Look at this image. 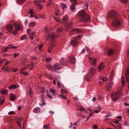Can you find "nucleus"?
<instances>
[{"label": "nucleus", "mask_w": 129, "mask_h": 129, "mask_svg": "<svg viewBox=\"0 0 129 129\" xmlns=\"http://www.w3.org/2000/svg\"><path fill=\"white\" fill-rule=\"evenodd\" d=\"M72 32H75L78 33L81 32V31L78 29H75L72 30Z\"/></svg>", "instance_id": "nucleus-26"}, {"label": "nucleus", "mask_w": 129, "mask_h": 129, "mask_svg": "<svg viewBox=\"0 0 129 129\" xmlns=\"http://www.w3.org/2000/svg\"><path fill=\"white\" fill-rule=\"evenodd\" d=\"M121 94L119 91H115L111 94V97L112 98L113 100L115 101L117 100V98L120 96Z\"/></svg>", "instance_id": "nucleus-2"}, {"label": "nucleus", "mask_w": 129, "mask_h": 129, "mask_svg": "<svg viewBox=\"0 0 129 129\" xmlns=\"http://www.w3.org/2000/svg\"><path fill=\"white\" fill-rule=\"evenodd\" d=\"M75 9V6L74 4H72L70 7V9L72 11H74Z\"/></svg>", "instance_id": "nucleus-28"}, {"label": "nucleus", "mask_w": 129, "mask_h": 129, "mask_svg": "<svg viewBox=\"0 0 129 129\" xmlns=\"http://www.w3.org/2000/svg\"><path fill=\"white\" fill-rule=\"evenodd\" d=\"M9 47H7L6 48H4L3 50L2 51V52H7L8 51V50L9 49Z\"/></svg>", "instance_id": "nucleus-35"}, {"label": "nucleus", "mask_w": 129, "mask_h": 129, "mask_svg": "<svg viewBox=\"0 0 129 129\" xmlns=\"http://www.w3.org/2000/svg\"><path fill=\"white\" fill-rule=\"evenodd\" d=\"M113 24L115 26H118L121 25L120 21L119 19H116L114 21Z\"/></svg>", "instance_id": "nucleus-5"}, {"label": "nucleus", "mask_w": 129, "mask_h": 129, "mask_svg": "<svg viewBox=\"0 0 129 129\" xmlns=\"http://www.w3.org/2000/svg\"><path fill=\"white\" fill-rule=\"evenodd\" d=\"M68 60L72 63H75V58L74 56L71 55L68 57Z\"/></svg>", "instance_id": "nucleus-9"}, {"label": "nucleus", "mask_w": 129, "mask_h": 129, "mask_svg": "<svg viewBox=\"0 0 129 129\" xmlns=\"http://www.w3.org/2000/svg\"><path fill=\"white\" fill-rule=\"evenodd\" d=\"M121 1V2L124 4L126 3L127 2V0H120Z\"/></svg>", "instance_id": "nucleus-55"}, {"label": "nucleus", "mask_w": 129, "mask_h": 129, "mask_svg": "<svg viewBox=\"0 0 129 129\" xmlns=\"http://www.w3.org/2000/svg\"><path fill=\"white\" fill-rule=\"evenodd\" d=\"M35 32L34 31H33L31 33V34L29 35V38L31 40H33V38L35 35Z\"/></svg>", "instance_id": "nucleus-18"}, {"label": "nucleus", "mask_w": 129, "mask_h": 129, "mask_svg": "<svg viewBox=\"0 0 129 129\" xmlns=\"http://www.w3.org/2000/svg\"><path fill=\"white\" fill-rule=\"evenodd\" d=\"M113 72H111L110 73V79L111 80H112L113 77Z\"/></svg>", "instance_id": "nucleus-40"}, {"label": "nucleus", "mask_w": 129, "mask_h": 129, "mask_svg": "<svg viewBox=\"0 0 129 129\" xmlns=\"http://www.w3.org/2000/svg\"><path fill=\"white\" fill-rule=\"evenodd\" d=\"M28 13L30 14H32L33 13V11L32 10H30L28 11Z\"/></svg>", "instance_id": "nucleus-59"}, {"label": "nucleus", "mask_w": 129, "mask_h": 129, "mask_svg": "<svg viewBox=\"0 0 129 129\" xmlns=\"http://www.w3.org/2000/svg\"><path fill=\"white\" fill-rule=\"evenodd\" d=\"M14 58H16L19 55L18 53H14Z\"/></svg>", "instance_id": "nucleus-56"}, {"label": "nucleus", "mask_w": 129, "mask_h": 129, "mask_svg": "<svg viewBox=\"0 0 129 129\" xmlns=\"http://www.w3.org/2000/svg\"><path fill=\"white\" fill-rule=\"evenodd\" d=\"M58 96L59 97H62V98L63 99H67V98H66V97L65 96H64V95H58Z\"/></svg>", "instance_id": "nucleus-48"}, {"label": "nucleus", "mask_w": 129, "mask_h": 129, "mask_svg": "<svg viewBox=\"0 0 129 129\" xmlns=\"http://www.w3.org/2000/svg\"><path fill=\"white\" fill-rule=\"evenodd\" d=\"M74 38L75 39L79 40L81 38V37L80 35H78L76 37H75Z\"/></svg>", "instance_id": "nucleus-50"}, {"label": "nucleus", "mask_w": 129, "mask_h": 129, "mask_svg": "<svg viewBox=\"0 0 129 129\" xmlns=\"http://www.w3.org/2000/svg\"><path fill=\"white\" fill-rule=\"evenodd\" d=\"M16 85H12L10 86L9 87V89H16L17 88Z\"/></svg>", "instance_id": "nucleus-24"}, {"label": "nucleus", "mask_w": 129, "mask_h": 129, "mask_svg": "<svg viewBox=\"0 0 129 129\" xmlns=\"http://www.w3.org/2000/svg\"><path fill=\"white\" fill-rule=\"evenodd\" d=\"M51 59L49 57L47 58L46 59L45 61L46 62H49L51 61Z\"/></svg>", "instance_id": "nucleus-43"}, {"label": "nucleus", "mask_w": 129, "mask_h": 129, "mask_svg": "<svg viewBox=\"0 0 129 129\" xmlns=\"http://www.w3.org/2000/svg\"><path fill=\"white\" fill-rule=\"evenodd\" d=\"M97 128V126L95 125H93L92 128L93 129H96Z\"/></svg>", "instance_id": "nucleus-60"}, {"label": "nucleus", "mask_w": 129, "mask_h": 129, "mask_svg": "<svg viewBox=\"0 0 129 129\" xmlns=\"http://www.w3.org/2000/svg\"><path fill=\"white\" fill-rule=\"evenodd\" d=\"M60 62L61 65L64 66L66 64L67 61L64 59L62 58L60 60Z\"/></svg>", "instance_id": "nucleus-10"}, {"label": "nucleus", "mask_w": 129, "mask_h": 129, "mask_svg": "<svg viewBox=\"0 0 129 129\" xmlns=\"http://www.w3.org/2000/svg\"><path fill=\"white\" fill-rule=\"evenodd\" d=\"M54 18L57 22H58L60 20L59 19H57V18L55 17H54Z\"/></svg>", "instance_id": "nucleus-58"}, {"label": "nucleus", "mask_w": 129, "mask_h": 129, "mask_svg": "<svg viewBox=\"0 0 129 129\" xmlns=\"http://www.w3.org/2000/svg\"><path fill=\"white\" fill-rule=\"evenodd\" d=\"M114 84V83L112 82L111 81L110 82L109 85V86L108 87L109 90H110L111 88Z\"/></svg>", "instance_id": "nucleus-23"}, {"label": "nucleus", "mask_w": 129, "mask_h": 129, "mask_svg": "<svg viewBox=\"0 0 129 129\" xmlns=\"http://www.w3.org/2000/svg\"><path fill=\"white\" fill-rule=\"evenodd\" d=\"M47 68L49 70L53 71L54 70V67L53 66H51L50 65H47L46 66Z\"/></svg>", "instance_id": "nucleus-22"}, {"label": "nucleus", "mask_w": 129, "mask_h": 129, "mask_svg": "<svg viewBox=\"0 0 129 129\" xmlns=\"http://www.w3.org/2000/svg\"><path fill=\"white\" fill-rule=\"evenodd\" d=\"M47 96L49 97V98L50 99H52V96L51 95H50L48 93L47 94Z\"/></svg>", "instance_id": "nucleus-63"}, {"label": "nucleus", "mask_w": 129, "mask_h": 129, "mask_svg": "<svg viewBox=\"0 0 129 129\" xmlns=\"http://www.w3.org/2000/svg\"><path fill=\"white\" fill-rule=\"evenodd\" d=\"M54 67L55 69L57 70H59L61 69V66L57 64H56L54 66Z\"/></svg>", "instance_id": "nucleus-16"}, {"label": "nucleus", "mask_w": 129, "mask_h": 129, "mask_svg": "<svg viewBox=\"0 0 129 129\" xmlns=\"http://www.w3.org/2000/svg\"><path fill=\"white\" fill-rule=\"evenodd\" d=\"M49 124H46L44 125L43 127L45 129H49Z\"/></svg>", "instance_id": "nucleus-38"}, {"label": "nucleus", "mask_w": 129, "mask_h": 129, "mask_svg": "<svg viewBox=\"0 0 129 129\" xmlns=\"http://www.w3.org/2000/svg\"><path fill=\"white\" fill-rule=\"evenodd\" d=\"M29 93L30 95L31 96H32V90L31 87H29Z\"/></svg>", "instance_id": "nucleus-33"}, {"label": "nucleus", "mask_w": 129, "mask_h": 129, "mask_svg": "<svg viewBox=\"0 0 129 129\" xmlns=\"http://www.w3.org/2000/svg\"><path fill=\"white\" fill-rule=\"evenodd\" d=\"M67 19V18L66 16H64L62 18L63 21L65 22L66 21Z\"/></svg>", "instance_id": "nucleus-46"}, {"label": "nucleus", "mask_w": 129, "mask_h": 129, "mask_svg": "<svg viewBox=\"0 0 129 129\" xmlns=\"http://www.w3.org/2000/svg\"><path fill=\"white\" fill-rule=\"evenodd\" d=\"M100 78L104 82L106 81L107 80V78L106 77H100Z\"/></svg>", "instance_id": "nucleus-29"}, {"label": "nucleus", "mask_w": 129, "mask_h": 129, "mask_svg": "<svg viewBox=\"0 0 129 129\" xmlns=\"http://www.w3.org/2000/svg\"><path fill=\"white\" fill-rule=\"evenodd\" d=\"M20 73L22 74H24L25 75H26L28 74V73L26 72H22L21 71H20L19 72Z\"/></svg>", "instance_id": "nucleus-45"}, {"label": "nucleus", "mask_w": 129, "mask_h": 129, "mask_svg": "<svg viewBox=\"0 0 129 129\" xmlns=\"http://www.w3.org/2000/svg\"><path fill=\"white\" fill-rule=\"evenodd\" d=\"M10 100L12 101H14L16 98V96L14 94H11L10 95Z\"/></svg>", "instance_id": "nucleus-13"}, {"label": "nucleus", "mask_w": 129, "mask_h": 129, "mask_svg": "<svg viewBox=\"0 0 129 129\" xmlns=\"http://www.w3.org/2000/svg\"><path fill=\"white\" fill-rule=\"evenodd\" d=\"M61 5L63 9H65L67 7L66 4L62 3L61 4Z\"/></svg>", "instance_id": "nucleus-36"}, {"label": "nucleus", "mask_w": 129, "mask_h": 129, "mask_svg": "<svg viewBox=\"0 0 129 129\" xmlns=\"http://www.w3.org/2000/svg\"><path fill=\"white\" fill-rule=\"evenodd\" d=\"M6 27L9 33L12 34L13 33L12 30L13 29V25L11 24H9L6 26Z\"/></svg>", "instance_id": "nucleus-7"}, {"label": "nucleus", "mask_w": 129, "mask_h": 129, "mask_svg": "<svg viewBox=\"0 0 129 129\" xmlns=\"http://www.w3.org/2000/svg\"><path fill=\"white\" fill-rule=\"evenodd\" d=\"M71 43L72 45L74 47H75L78 44V43L77 42L73 40H72L71 41Z\"/></svg>", "instance_id": "nucleus-15"}, {"label": "nucleus", "mask_w": 129, "mask_h": 129, "mask_svg": "<svg viewBox=\"0 0 129 129\" xmlns=\"http://www.w3.org/2000/svg\"><path fill=\"white\" fill-rule=\"evenodd\" d=\"M54 46L55 45L53 44H52L50 45L48 49V51L49 53H50L51 52Z\"/></svg>", "instance_id": "nucleus-14"}, {"label": "nucleus", "mask_w": 129, "mask_h": 129, "mask_svg": "<svg viewBox=\"0 0 129 129\" xmlns=\"http://www.w3.org/2000/svg\"><path fill=\"white\" fill-rule=\"evenodd\" d=\"M105 66L103 63H101L99 65L98 67V70L99 71H100L101 70H103Z\"/></svg>", "instance_id": "nucleus-11"}, {"label": "nucleus", "mask_w": 129, "mask_h": 129, "mask_svg": "<svg viewBox=\"0 0 129 129\" xmlns=\"http://www.w3.org/2000/svg\"><path fill=\"white\" fill-rule=\"evenodd\" d=\"M114 53V50L112 49H109L108 50L107 53L108 55H112Z\"/></svg>", "instance_id": "nucleus-17"}, {"label": "nucleus", "mask_w": 129, "mask_h": 129, "mask_svg": "<svg viewBox=\"0 0 129 129\" xmlns=\"http://www.w3.org/2000/svg\"><path fill=\"white\" fill-rule=\"evenodd\" d=\"M96 73V70L95 68H91L89 70V74L91 77L93 76Z\"/></svg>", "instance_id": "nucleus-6"}, {"label": "nucleus", "mask_w": 129, "mask_h": 129, "mask_svg": "<svg viewBox=\"0 0 129 129\" xmlns=\"http://www.w3.org/2000/svg\"><path fill=\"white\" fill-rule=\"evenodd\" d=\"M40 17L41 18H42L43 19H44L46 18V16L45 15H44L43 16L42 15L40 16Z\"/></svg>", "instance_id": "nucleus-62"}, {"label": "nucleus", "mask_w": 129, "mask_h": 129, "mask_svg": "<svg viewBox=\"0 0 129 129\" xmlns=\"http://www.w3.org/2000/svg\"><path fill=\"white\" fill-rule=\"evenodd\" d=\"M14 26L15 27V30L18 31L21 28L18 24L15 23L14 24Z\"/></svg>", "instance_id": "nucleus-12"}, {"label": "nucleus", "mask_w": 129, "mask_h": 129, "mask_svg": "<svg viewBox=\"0 0 129 129\" xmlns=\"http://www.w3.org/2000/svg\"><path fill=\"white\" fill-rule=\"evenodd\" d=\"M58 36L54 33H52L51 35V40H53L57 37Z\"/></svg>", "instance_id": "nucleus-21"}, {"label": "nucleus", "mask_w": 129, "mask_h": 129, "mask_svg": "<svg viewBox=\"0 0 129 129\" xmlns=\"http://www.w3.org/2000/svg\"><path fill=\"white\" fill-rule=\"evenodd\" d=\"M73 4H76L77 3V0H70Z\"/></svg>", "instance_id": "nucleus-39"}, {"label": "nucleus", "mask_w": 129, "mask_h": 129, "mask_svg": "<svg viewBox=\"0 0 129 129\" xmlns=\"http://www.w3.org/2000/svg\"><path fill=\"white\" fill-rule=\"evenodd\" d=\"M121 83L122 84L123 86L125 84V81L124 78L123 77H121Z\"/></svg>", "instance_id": "nucleus-30"}, {"label": "nucleus", "mask_w": 129, "mask_h": 129, "mask_svg": "<svg viewBox=\"0 0 129 129\" xmlns=\"http://www.w3.org/2000/svg\"><path fill=\"white\" fill-rule=\"evenodd\" d=\"M26 67H24L22 68L20 70V71H23L25 70L26 69Z\"/></svg>", "instance_id": "nucleus-61"}, {"label": "nucleus", "mask_w": 129, "mask_h": 129, "mask_svg": "<svg viewBox=\"0 0 129 129\" xmlns=\"http://www.w3.org/2000/svg\"><path fill=\"white\" fill-rule=\"evenodd\" d=\"M61 92L62 93H66L67 91L66 90L63 89H61Z\"/></svg>", "instance_id": "nucleus-47"}, {"label": "nucleus", "mask_w": 129, "mask_h": 129, "mask_svg": "<svg viewBox=\"0 0 129 129\" xmlns=\"http://www.w3.org/2000/svg\"><path fill=\"white\" fill-rule=\"evenodd\" d=\"M50 91L53 93H54L55 92V90L54 89H52L51 88L50 89Z\"/></svg>", "instance_id": "nucleus-51"}, {"label": "nucleus", "mask_w": 129, "mask_h": 129, "mask_svg": "<svg viewBox=\"0 0 129 129\" xmlns=\"http://www.w3.org/2000/svg\"><path fill=\"white\" fill-rule=\"evenodd\" d=\"M8 91V90H2L1 89L0 90L1 92L4 94H6L7 92V91Z\"/></svg>", "instance_id": "nucleus-25"}, {"label": "nucleus", "mask_w": 129, "mask_h": 129, "mask_svg": "<svg viewBox=\"0 0 129 129\" xmlns=\"http://www.w3.org/2000/svg\"><path fill=\"white\" fill-rule=\"evenodd\" d=\"M17 1L18 3L20 4H22L25 2L24 0H17Z\"/></svg>", "instance_id": "nucleus-37"}, {"label": "nucleus", "mask_w": 129, "mask_h": 129, "mask_svg": "<svg viewBox=\"0 0 129 129\" xmlns=\"http://www.w3.org/2000/svg\"><path fill=\"white\" fill-rule=\"evenodd\" d=\"M78 15L81 19L80 20L81 22L87 21L90 19L89 15L85 13V11L83 10L79 12Z\"/></svg>", "instance_id": "nucleus-1"}, {"label": "nucleus", "mask_w": 129, "mask_h": 129, "mask_svg": "<svg viewBox=\"0 0 129 129\" xmlns=\"http://www.w3.org/2000/svg\"><path fill=\"white\" fill-rule=\"evenodd\" d=\"M89 61L91 64L92 65H95L96 62V59L90 57L89 59Z\"/></svg>", "instance_id": "nucleus-8"}, {"label": "nucleus", "mask_w": 129, "mask_h": 129, "mask_svg": "<svg viewBox=\"0 0 129 129\" xmlns=\"http://www.w3.org/2000/svg\"><path fill=\"white\" fill-rule=\"evenodd\" d=\"M119 16L118 14L114 10H112L109 12L108 17L110 18H113Z\"/></svg>", "instance_id": "nucleus-3"}, {"label": "nucleus", "mask_w": 129, "mask_h": 129, "mask_svg": "<svg viewBox=\"0 0 129 129\" xmlns=\"http://www.w3.org/2000/svg\"><path fill=\"white\" fill-rule=\"evenodd\" d=\"M43 46V44H41L39 46V49L40 51H41L42 50V48Z\"/></svg>", "instance_id": "nucleus-42"}, {"label": "nucleus", "mask_w": 129, "mask_h": 129, "mask_svg": "<svg viewBox=\"0 0 129 129\" xmlns=\"http://www.w3.org/2000/svg\"><path fill=\"white\" fill-rule=\"evenodd\" d=\"M9 62H10L9 61H6L5 62V63L6 65H7L9 64Z\"/></svg>", "instance_id": "nucleus-64"}, {"label": "nucleus", "mask_w": 129, "mask_h": 129, "mask_svg": "<svg viewBox=\"0 0 129 129\" xmlns=\"http://www.w3.org/2000/svg\"><path fill=\"white\" fill-rule=\"evenodd\" d=\"M45 100H44L43 102H42V104H40L39 105L40 106H42L43 105H45Z\"/></svg>", "instance_id": "nucleus-57"}, {"label": "nucleus", "mask_w": 129, "mask_h": 129, "mask_svg": "<svg viewBox=\"0 0 129 129\" xmlns=\"http://www.w3.org/2000/svg\"><path fill=\"white\" fill-rule=\"evenodd\" d=\"M33 111L35 113H37L39 112L40 111V109L39 108L37 107L34 108Z\"/></svg>", "instance_id": "nucleus-20"}, {"label": "nucleus", "mask_w": 129, "mask_h": 129, "mask_svg": "<svg viewBox=\"0 0 129 129\" xmlns=\"http://www.w3.org/2000/svg\"><path fill=\"white\" fill-rule=\"evenodd\" d=\"M72 22H70L69 24L68 25L67 27L71 28V27L72 26Z\"/></svg>", "instance_id": "nucleus-49"}, {"label": "nucleus", "mask_w": 129, "mask_h": 129, "mask_svg": "<svg viewBox=\"0 0 129 129\" xmlns=\"http://www.w3.org/2000/svg\"><path fill=\"white\" fill-rule=\"evenodd\" d=\"M29 60L28 59L26 58H25L23 59V62L24 63H26L29 62Z\"/></svg>", "instance_id": "nucleus-34"}, {"label": "nucleus", "mask_w": 129, "mask_h": 129, "mask_svg": "<svg viewBox=\"0 0 129 129\" xmlns=\"http://www.w3.org/2000/svg\"><path fill=\"white\" fill-rule=\"evenodd\" d=\"M125 75L126 81L128 83V88L129 91V67L127 68L125 72Z\"/></svg>", "instance_id": "nucleus-4"}, {"label": "nucleus", "mask_w": 129, "mask_h": 129, "mask_svg": "<svg viewBox=\"0 0 129 129\" xmlns=\"http://www.w3.org/2000/svg\"><path fill=\"white\" fill-rule=\"evenodd\" d=\"M9 48L11 49H16V47L15 46H12L11 45H9Z\"/></svg>", "instance_id": "nucleus-41"}, {"label": "nucleus", "mask_w": 129, "mask_h": 129, "mask_svg": "<svg viewBox=\"0 0 129 129\" xmlns=\"http://www.w3.org/2000/svg\"><path fill=\"white\" fill-rule=\"evenodd\" d=\"M36 23L35 21H32L29 24V26L30 27H34L36 25Z\"/></svg>", "instance_id": "nucleus-19"}, {"label": "nucleus", "mask_w": 129, "mask_h": 129, "mask_svg": "<svg viewBox=\"0 0 129 129\" xmlns=\"http://www.w3.org/2000/svg\"><path fill=\"white\" fill-rule=\"evenodd\" d=\"M17 30H15V29L14 31L13 32V34L14 35H16L17 34L18 32L17 31Z\"/></svg>", "instance_id": "nucleus-54"}, {"label": "nucleus", "mask_w": 129, "mask_h": 129, "mask_svg": "<svg viewBox=\"0 0 129 129\" xmlns=\"http://www.w3.org/2000/svg\"><path fill=\"white\" fill-rule=\"evenodd\" d=\"M5 98H3L0 101V105H2L5 102Z\"/></svg>", "instance_id": "nucleus-32"}, {"label": "nucleus", "mask_w": 129, "mask_h": 129, "mask_svg": "<svg viewBox=\"0 0 129 129\" xmlns=\"http://www.w3.org/2000/svg\"><path fill=\"white\" fill-rule=\"evenodd\" d=\"M27 38V36L26 35H24L21 36L20 37V40H23L26 39Z\"/></svg>", "instance_id": "nucleus-27"}, {"label": "nucleus", "mask_w": 129, "mask_h": 129, "mask_svg": "<svg viewBox=\"0 0 129 129\" xmlns=\"http://www.w3.org/2000/svg\"><path fill=\"white\" fill-rule=\"evenodd\" d=\"M8 114L9 115H12L15 114V113L14 111H11L9 112Z\"/></svg>", "instance_id": "nucleus-44"}, {"label": "nucleus", "mask_w": 129, "mask_h": 129, "mask_svg": "<svg viewBox=\"0 0 129 129\" xmlns=\"http://www.w3.org/2000/svg\"><path fill=\"white\" fill-rule=\"evenodd\" d=\"M37 6L38 7V9L41 10L42 8V5L39 4H36Z\"/></svg>", "instance_id": "nucleus-31"}, {"label": "nucleus", "mask_w": 129, "mask_h": 129, "mask_svg": "<svg viewBox=\"0 0 129 129\" xmlns=\"http://www.w3.org/2000/svg\"><path fill=\"white\" fill-rule=\"evenodd\" d=\"M80 110L81 111H83L85 110V109L82 107H80L79 108Z\"/></svg>", "instance_id": "nucleus-52"}, {"label": "nucleus", "mask_w": 129, "mask_h": 129, "mask_svg": "<svg viewBox=\"0 0 129 129\" xmlns=\"http://www.w3.org/2000/svg\"><path fill=\"white\" fill-rule=\"evenodd\" d=\"M88 6L87 4H85L84 6V8L86 9H88Z\"/></svg>", "instance_id": "nucleus-53"}]
</instances>
